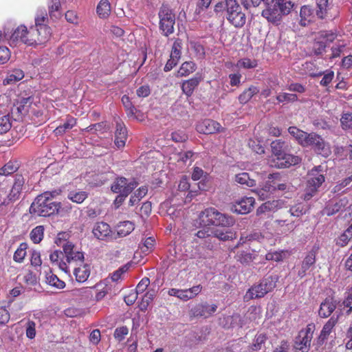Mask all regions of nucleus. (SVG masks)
I'll use <instances>...</instances> for the list:
<instances>
[{
	"label": "nucleus",
	"mask_w": 352,
	"mask_h": 352,
	"mask_svg": "<svg viewBox=\"0 0 352 352\" xmlns=\"http://www.w3.org/2000/svg\"><path fill=\"white\" fill-rule=\"evenodd\" d=\"M296 5L291 0H270L267 8L262 12V16L268 22L274 25H279L284 16L288 15Z\"/></svg>",
	"instance_id": "f257e3e1"
},
{
	"label": "nucleus",
	"mask_w": 352,
	"mask_h": 352,
	"mask_svg": "<svg viewBox=\"0 0 352 352\" xmlns=\"http://www.w3.org/2000/svg\"><path fill=\"white\" fill-rule=\"evenodd\" d=\"M49 191L38 195L30 207V213L39 217H48L57 212L60 208V203L53 201Z\"/></svg>",
	"instance_id": "f03ea898"
},
{
	"label": "nucleus",
	"mask_w": 352,
	"mask_h": 352,
	"mask_svg": "<svg viewBox=\"0 0 352 352\" xmlns=\"http://www.w3.org/2000/svg\"><path fill=\"white\" fill-rule=\"evenodd\" d=\"M199 217L204 226L214 225L231 227L235 223L234 217L221 213L214 208H206L199 214Z\"/></svg>",
	"instance_id": "7ed1b4c3"
},
{
	"label": "nucleus",
	"mask_w": 352,
	"mask_h": 352,
	"mask_svg": "<svg viewBox=\"0 0 352 352\" xmlns=\"http://www.w3.org/2000/svg\"><path fill=\"white\" fill-rule=\"evenodd\" d=\"M325 170L322 166L314 167L307 175V181L305 192L302 197L304 200H309L318 191V188L324 182Z\"/></svg>",
	"instance_id": "20e7f679"
},
{
	"label": "nucleus",
	"mask_w": 352,
	"mask_h": 352,
	"mask_svg": "<svg viewBox=\"0 0 352 352\" xmlns=\"http://www.w3.org/2000/svg\"><path fill=\"white\" fill-rule=\"evenodd\" d=\"M226 5V17L235 28H241L246 22V15L236 0H224Z\"/></svg>",
	"instance_id": "39448f33"
},
{
	"label": "nucleus",
	"mask_w": 352,
	"mask_h": 352,
	"mask_svg": "<svg viewBox=\"0 0 352 352\" xmlns=\"http://www.w3.org/2000/svg\"><path fill=\"white\" fill-rule=\"evenodd\" d=\"M277 281V276L265 277L258 284L254 285L248 290L245 298L247 299H256L263 297L275 288Z\"/></svg>",
	"instance_id": "423d86ee"
},
{
	"label": "nucleus",
	"mask_w": 352,
	"mask_h": 352,
	"mask_svg": "<svg viewBox=\"0 0 352 352\" xmlns=\"http://www.w3.org/2000/svg\"><path fill=\"white\" fill-rule=\"evenodd\" d=\"M160 18V30L165 36H168L174 32L175 16L172 10L166 6H162L158 13Z\"/></svg>",
	"instance_id": "0eeeda50"
},
{
	"label": "nucleus",
	"mask_w": 352,
	"mask_h": 352,
	"mask_svg": "<svg viewBox=\"0 0 352 352\" xmlns=\"http://www.w3.org/2000/svg\"><path fill=\"white\" fill-rule=\"evenodd\" d=\"M25 179L22 175L16 174L14 176V184L10 190L9 194L2 201H0V205L7 206L10 203L19 199L23 189L24 188Z\"/></svg>",
	"instance_id": "6e6552de"
},
{
	"label": "nucleus",
	"mask_w": 352,
	"mask_h": 352,
	"mask_svg": "<svg viewBox=\"0 0 352 352\" xmlns=\"http://www.w3.org/2000/svg\"><path fill=\"white\" fill-rule=\"evenodd\" d=\"M30 39H36V36L30 34V28L29 30L25 25L19 26L10 37V45L15 46L19 42H21L29 46H36L37 43H30Z\"/></svg>",
	"instance_id": "1a4fd4ad"
},
{
	"label": "nucleus",
	"mask_w": 352,
	"mask_h": 352,
	"mask_svg": "<svg viewBox=\"0 0 352 352\" xmlns=\"http://www.w3.org/2000/svg\"><path fill=\"white\" fill-rule=\"evenodd\" d=\"M138 182L129 180L124 177H116L111 186L113 192L123 195H129L138 186Z\"/></svg>",
	"instance_id": "9d476101"
},
{
	"label": "nucleus",
	"mask_w": 352,
	"mask_h": 352,
	"mask_svg": "<svg viewBox=\"0 0 352 352\" xmlns=\"http://www.w3.org/2000/svg\"><path fill=\"white\" fill-rule=\"evenodd\" d=\"M315 326L314 324H309L305 329H302L296 338L294 347L296 349L309 350L311 341L313 338V333Z\"/></svg>",
	"instance_id": "9b49d317"
},
{
	"label": "nucleus",
	"mask_w": 352,
	"mask_h": 352,
	"mask_svg": "<svg viewBox=\"0 0 352 352\" xmlns=\"http://www.w3.org/2000/svg\"><path fill=\"white\" fill-rule=\"evenodd\" d=\"M311 146L318 153L324 156L328 155L330 153L329 146L321 136L315 133H308L304 146Z\"/></svg>",
	"instance_id": "f8f14e48"
},
{
	"label": "nucleus",
	"mask_w": 352,
	"mask_h": 352,
	"mask_svg": "<svg viewBox=\"0 0 352 352\" xmlns=\"http://www.w3.org/2000/svg\"><path fill=\"white\" fill-rule=\"evenodd\" d=\"M349 204L346 197L330 200L322 210V214L327 216L333 215L345 210Z\"/></svg>",
	"instance_id": "ddd939ff"
},
{
	"label": "nucleus",
	"mask_w": 352,
	"mask_h": 352,
	"mask_svg": "<svg viewBox=\"0 0 352 352\" xmlns=\"http://www.w3.org/2000/svg\"><path fill=\"white\" fill-rule=\"evenodd\" d=\"M36 34H37L36 39H30L29 42L32 41L30 43H37V45H43L45 43L51 36L50 28L47 25L37 26L36 25L30 27V34L32 37Z\"/></svg>",
	"instance_id": "4468645a"
},
{
	"label": "nucleus",
	"mask_w": 352,
	"mask_h": 352,
	"mask_svg": "<svg viewBox=\"0 0 352 352\" xmlns=\"http://www.w3.org/2000/svg\"><path fill=\"white\" fill-rule=\"evenodd\" d=\"M201 289L202 287L198 285L188 289L171 288L168 290V294L170 296L177 297L184 301H187L197 296L201 292Z\"/></svg>",
	"instance_id": "2eb2a0df"
},
{
	"label": "nucleus",
	"mask_w": 352,
	"mask_h": 352,
	"mask_svg": "<svg viewBox=\"0 0 352 352\" xmlns=\"http://www.w3.org/2000/svg\"><path fill=\"white\" fill-rule=\"evenodd\" d=\"M217 309V306L214 304L209 305L207 302L199 303L194 306L190 313L194 317H203L207 318L211 316Z\"/></svg>",
	"instance_id": "dca6fc26"
},
{
	"label": "nucleus",
	"mask_w": 352,
	"mask_h": 352,
	"mask_svg": "<svg viewBox=\"0 0 352 352\" xmlns=\"http://www.w3.org/2000/svg\"><path fill=\"white\" fill-rule=\"evenodd\" d=\"M286 177L281 176L279 173L270 174L269 176L272 184L274 186V192L276 190L280 191H292L294 186L286 179Z\"/></svg>",
	"instance_id": "f3484780"
},
{
	"label": "nucleus",
	"mask_w": 352,
	"mask_h": 352,
	"mask_svg": "<svg viewBox=\"0 0 352 352\" xmlns=\"http://www.w3.org/2000/svg\"><path fill=\"white\" fill-rule=\"evenodd\" d=\"M318 249V247L314 246L302 261L300 269L298 272L300 278H303L309 268L315 264Z\"/></svg>",
	"instance_id": "a211bd4d"
},
{
	"label": "nucleus",
	"mask_w": 352,
	"mask_h": 352,
	"mask_svg": "<svg viewBox=\"0 0 352 352\" xmlns=\"http://www.w3.org/2000/svg\"><path fill=\"white\" fill-rule=\"evenodd\" d=\"M62 246L65 255L66 263H70L72 261L83 262V253L82 252L75 251L74 245L72 242L66 241Z\"/></svg>",
	"instance_id": "6ab92c4d"
},
{
	"label": "nucleus",
	"mask_w": 352,
	"mask_h": 352,
	"mask_svg": "<svg viewBox=\"0 0 352 352\" xmlns=\"http://www.w3.org/2000/svg\"><path fill=\"white\" fill-rule=\"evenodd\" d=\"M300 162L301 159L298 156L285 153L276 160V162L274 161V164H271V166L278 168H285L298 164Z\"/></svg>",
	"instance_id": "aec40b11"
},
{
	"label": "nucleus",
	"mask_w": 352,
	"mask_h": 352,
	"mask_svg": "<svg viewBox=\"0 0 352 352\" xmlns=\"http://www.w3.org/2000/svg\"><path fill=\"white\" fill-rule=\"evenodd\" d=\"M221 125L217 122L206 119L199 122L196 126L197 131L203 134H212L219 131Z\"/></svg>",
	"instance_id": "412c9836"
},
{
	"label": "nucleus",
	"mask_w": 352,
	"mask_h": 352,
	"mask_svg": "<svg viewBox=\"0 0 352 352\" xmlns=\"http://www.w3.org/2000/svg\"><path fill=\"white\" fill-rule=\"evenodd\" d=\"M337 307L336 300L333 297L326 298L320 304L318 315L320 318H327L331 315Z\"/></svg>",
	"instance_id": "4be33fe9"
},
{
	"label": "nucleus",
	"mask_w": 352,
	"mask_h": 352,
	"mask_svg": "<svg viewBox=\"0 0 352 352\" xmlns=\"http://www.w3.org/2000/svg\"><path fill=\"white\" fill-rule=\"evenodd\" d=\"M254 204V198L243 197L233 205L232 210L239 214H248L252 210Z\"/></svg>",
	"instance_id": "5701e85b"
},
{
	"label": "nucleus",
	"mask_w": 352,
	"mask_h": 352,
	"mask_svg": "<svg viewBox=\"0 0 352 352\" xmlns=\"http://www.w3.org/2000/svg\"><path fill=\"white\" fill-rule=\"evenodd\" d=\"M127 138V131L124 124L116 121V129L115 132L114 143L118 148H123Z\"/></svg>",
	"instance_id": "b1692460"
},
{
	"label": "nucleus",
	"mask_w": 352,
	"mask_h": 352,
	"mask_svg": "<svg viewBox=\"0 0 352 352\" xmlns=\"http://www.w3.org/2000/svg\"><path fill=\"white\" fill-rule=\"evenodd\" d=\"M92 232L96 239L99 240H106L110 236L111 230L109 225L107 223L98 222L94 225Z\"/></svg>",
	"instance_id": "393cba45"
},
{
	"label": "nucleus",
	"mask_w": 352,
	"mask_h": 352,
	"mask_svg": "<svg viewBox=\"0 0 352 352\" xmlns=\"http://www.w3.org/2000/svg\"><path fill=\"white\" fill-rule=\"evenodd\" d=\"M338 318H339L338 316L333 315L324 324V325L322 327V329L321 330L319 338H318L319 342H321L322 343H323L324 342V340H326L327 339L328 336L331 333L332 329L336 326V324L338 323Z\"/></svg>",
	"instance_id": "a878e982"
},
{
	"label": "nucleus",
	"mask_w": 352,
	"mask_h": 352,
	"mask_svg": "<svg viewBox=\"0 0 352 352\" xmlns=\"http://www.w3.org/2000/svg\"><path fill=\"white\" fill-rule=\"evenodd\" d=\"M212 241L217 239L220 241H226L233 240L236 238V232L232 230H225L222 228H212Z\"/></svg>",
	"instance_id": "bb28decb"
},
{
	"label": "nucleus",
	"mask_w": 352,
	"mask_h": 352,
	"mask_svg": "<svg viewBox=\"0 0 352 352\" xmlns=\"http://www.w3.org/2000/svg\"><path fill=\"white\" fill-rule=\"evenodd\" d=\"M201 80L202 79L200 76H195L189 80L183 81L182 84V89L184 94L187 96H190Z\"/></svg>",
	"instance_id": "cd10ccee"
},
{
	"label": "nucleus",
	"mask_w": 352,
	"mask_h": 352,
	"mask_svg": "<svg viewBox=\"0 0 352 352\" xmlns=\"http://www.w3.org/2000/svg\"><path fill=\"white\" fill-rule=\"evenodd\" d=\"M65 257L64 251L62 252L60 250H55L50 255V259L51 262L58 267L67 272V264L66 261H64V258Z\"/></svg>",
	"instance_id": "c85d7f7f"
},
{
	"label": "nucleus",
	"mask_w": 352,
	"mask_h": 352,
	"mask_svg": "<svg viewBox=\"0 0 352 352\" xmlns=\"http://www.w3.org/2000/svg\"><path fill=\"white\" fill-rule=\"evenodd\" d=\"M94 287L98 291L96 295V299L97 301L101 300L111 291V285L110 284L109 278H106L103 281L97 283Z\"/></svg>",
	"instance_id": "c756f323"
},
{
	"label": "nucleus",
	"mask_w": 352,
	"mask_h": 352,
	"mask_svg": "<svg viewBox=\"0 0 352 352\" xmlns=\"http://www.w3.org/2000/svg\"><path fill=\"white\" fill-rule=\"evenodd\" d=\"M299 23L302 26L308 25L314 18V10L309 6H303L300 10Z\"/></svg>",
	"instance_id": "7c9ffc66"
},
{
	"label": "nucleus",
	"mask_w": 352,
	"mask_h": 352,
	"mask_svg": "<svg viewBox=\"0 0 352 352\" xmlns=\"http://www.w3.org/2000/svg\"><path fill=\"white\" fill-rule=\"evenodd\" d=\"M282 201L280 200H272L263 203L256 210V214L261 215L266 212L275 211L281 207Z\"/></svg>",
	"instance_id": "2f4dec72"
},
{
	"label": "nucleus",
	"mask_w": 352,
	"mask_h": 352,
	"mask_svg": "<svg viewBox=\"0 0 352 352\" xmlns=\"http://www.w3.org/2000/svg\"><path fill=\"white\" fill-rule=\"evenodd\" d=\"M74 274L78 283L85 282L90 275V267L87 264H83L75 267Z\"/></svg>",
	"instance_id": "473e14b6"
},
{
	"label": "nucleus",
	"mask_w": 352,
	"mask_h": 352,
	"mask_svg": "<svg viewBox=\"0 0 352 352\" xmlns=\"http://www.w3.org/2000/svg\"><path fill=\"white\" fill-rule=\"evenodd\" d=\"M261 200L269 199L274 192V188L271 182H267L262 188L254 190Z\"/></svg>",
	"instance_id": "72a5a7b5"
},
{
	"label": "nucleus",
	"mask_w": 352,
	"mask_h": 352,
	"mask_svg": "<svg viewBox=\"0 0 352 352\" xmlns=\"http://www.w3.org/2000/svg\"><path fill=\"white\" fill-rule=\"evenodd\" d=\"M134 223L130 221L120 222L117 225V234L120 237H124L133 231Z\"/></svg>",
	"instance_id": "f704fd0d"
},
{
	"label": "nucleus",
	"mask_w": 352,
	"mask_h": 352,
	"mask_svg": "<svg viewBox=\"0 0 352 352\" xmlns=\"http://www.w3.org/2000/svg\"><path fill=\"white\" fill-rule=\"evenodd\" d=\"M197 69L196 64L192 61L183 63L177 71V77H185L193 73Z\"/></svg>",
	"instance_id": "c9c22d12"
},
{
	"label": "nucleus",
	"mask_w": 352,
	"mask_h": 352,
	"mask_svg": "<svg viewBox=\"0 0 352 352\" xmlns=\"http://www.w3.org/2000/svg\"><path fill=\"white\" fill-rule=\"evenodd\" d=\"M212 228H204L195 234V235L199 238L205 240V245L208 249H212L214 245L212 243Z\"/></svg>",
	"instance_id": "e433bc0d"
},
{
	"label": "nucleus",
	"mask_w": 352,
	"mask_h": 352,
	"mask_svg": "<svg viewBox=\"0 0 352 352\" xmlns=\"http://www.w3.org/2000/svg\"><path fill=\"white\" fill-rule=\"evenodd\" d=\"M272 152L276 157V160L285 153L287 148L286 142L281 140H276L271 143Z\"/></svg>",
	"instance_id": "4c0bfd02"
},
{
	"label": "nucleus",
	"mask_w": 352,
	"mask_h": 352,
	"mask_svg": "<svg viewBox=\"0 0 352 352\" xmlns=\"http://www.w3.org/2000/svg\"><path fill=\"white\" fill-rule=\"evenodd\" d=\"M76 124V120L71 116L67 118L66 122L57 126L54 132L56 135H63L67 131L72 129Z\"/></svg>",
	"instance_id": "58836bf2"
},
{
	"label": "nucleus",
	"mask_w": 352,
	"mask_h": 352,
	"mask_svg": "<svg viewBox=\"0 0 352 352\" xmlns=\"http://www.w3.org/2000/svg\"><path fill=\"white\" fill-rule=\"evenodd\" d=\"M32 102L33 98L32 97L20 98L15 104L17 112L20 114H25L28 112Z\"/></svg>",
	"instance_id": "ea45409f"
},
{
	"label": "nucleus",
	"mask_w": 352,
	"mask_h": 352,
	"mask_svg": "<svg viewBox=\"0 0 352 352\" xmlns=\"http://www.w3.org/2000/svg\"><path fill=\"white\" fill-rule=\"evenodd\" d=\"M96 12L100 18H107L111 13L109 1L108 0H100L97 6Z\"/></svg>",
	"instance_id": "a19ab883"
},
{
	"label": "nucleus",
	"mask_w": 352,
	"mask_h": 352,
	"mask_svg": "<svg viewBox=\"0 0 352 352\" xmlns=\"http://www.w3.org/2000/svg\"><path fill=\"white\" fill-rule=\"evenodd\" d=\"M289 133L293 136L298 142L304 146L308 133L298 129L296 126H290L288 129Z\"/></svg>",
	"instance_id": "79ce46f5"
},
{
	"label": "nucleus",
	"mask_w": 352,
	"mask_h": 352,
	"mask_svg": "<svg viewBox=\"0 0 352 352\" xmlns=\"http://www.w3.org/2000/svg\"><path fill=\"white\" fill-rule=\"evenodd\" d=\"M259 89L255 86H250L248 89L243 91L239 96V100L241 104H245L256 94Z\"/></svg>",
	"instance_id": "37998d69"
},
{
	"label": "nucleus",
	"mask_w": 352,
	"mask_h": 352,
	"mask_svg": "<svg viewBox=\"0 0 352 352\" xmlns=\"http://www.w3.org/2000/svg\"><path fill=\"white\" fill-rule=\"evenodd\" d=\"M235 181L242 185L252 187L256 185V181L251 178L249 173L243 172L235 175Z\"/></svg>",
	"instance_id": "c03bdc74"
},
{
	"label": "nucleus",
	"mask_w": 352,
	"mask_h": 352,
	"mask_svg": "<svg viewBox=\"0 0 352 352\" xmlns=\"http://www.w3.org/2000/svg\"><path fill=\"white\" fill-rule=\"evenodd\" d=\"M307 211V206L304 203H297L292 206L289 210V212L292 217H300L306 214Z\"/></svg>",
	"instance_id": "a18cd8bd"
},
{
	"label": "nucleus",
	"mask_w": 352,
	"mask_h": 352,
	"mask_svg": "<svg viewBox=\"0 0 352 352\" xmlns=\"http://www.w3.org/2000/svg\"><path fill=\"white\" fill-rule=\"evenodd\" d=\"M88 197V193L82 190H72L69 192L67 198L76 204L82 203Z\"/></svg>",
	"instance_id": "49530a36"
},
{
	"label": "nucleus",
	"mask_w": 352,
	"mask_h": 352,
	"mask_svg": "<svg viewBox=\"0 0 352 352\" xmlns=\"http://www.w3.org/2000/svg\"><path fill=\"white\" fill-rule=\"evenodd\" d=\"M155 296V292L154 290L148 291L143 297L142 298V300L139 304V307L141 311H146L149 305V304L153 301L154 297Z\"/></svg>",
	"instance_id": "de8ad7c7"
},
{
	"label": "nucleus",
	"mask_w": 352,
	"mask_h": 352,
	"mask_svg": "<svg viewBox=\"0 0 352 352\" xmlns=\"http://www.w3.org/2000/svg\"><path fill=\"white\" fill-rule=\"evenodd\" d=\"M24 77L23 72L20 69H15L8 75V76L4 80V84H12L20 80H21Z\"/></svg>",
	"instance_id": "09e8293b"
},
{
	"label": "nucleus",
	"mask_w": 352,
	"mask_h": 352,
	"mask_svg": "<svg viewBox=\"0 0 352 352\" xmlns=\"http://www.w3.org/2000/svg\"><path fill=\"white\" fill-rule=\"evenodd\" d=\"M44 227L43 226H37L30 232V236L34 243H39L43 239Z\"/></svg>",
	"instance_id": "8fccbe9b"
},
{
	"label": "nucleus",
	"mask_w": 352,
	"mask_h": 352,
	"mask_svg": "<svg viewBox=\"0 0 352 352\" xmlns=\"http://www.w3.org/2000/svg\"><path fill=\"white\" fill-rule=\"evenodd\" d=\"M46 282L48 285L59 289L65 287L64 281L59 279L56 275L51 273L46 275Z\"/></svg>",
	"instance_id": "3c124183"
},
{
	"label": "nucleus",
	"mask_w": 352,
	"mask_h": 352,
	"mask_svg": "<svg viewBox=\"0 0 352 352\" xmlns=\"http://www.w3.org/2000/svg\"><path fill=\"white\" fill-rule=\"evenodd\" d=\"M352 238V227L350 226L340 236L336 239V244L344 247L346 245Z\"/></svg>",
	"instance_id": "603ef678"
},
{
	"label": "nucleus",
	"mask_w": 352,
	"mask_h": 352,
	"mask_svg": "<svg viewBox=\"0 0 352 352\" xmlns=\"http://www.w3.org/2000/svg\"><path fill=\"white\" fill-rule=\"evenodd\" d=\"M316 15L320 19H324L327 13L329 0H316Z\"/></svg>",
	"instance_id": "864d4df0"
},
{
	"label": "nucleus",
	"mask_w": 352,
	"mask_h": 352,
	"mask_svg": "<svg viewBox=\"0 0 352 352\" xmlns=\"http://www.w3.org/2000/svg\"><path fill=\"white\" fill-rule=\"evenodd\" d=\"M19 168L17 162H9L0 168V175L8 176L15 173Z\"/></svg>",
	"instance_id": "5fc2aeb1"
},
{
	"label": "nucleus",
	"mask_w": 352,
	"mask_h": 352,
	"mask_svg": "<svg viewBox=\"0 0 352 352\" xmlns=\"http://www.w3.org/2000/svg\"><path fill=\"white\" fill-rule=\"evenodd\" d=\"M27 248L28 244L26 243H21L14 254V261L17 263H22L26 256Z\"/></svg>",
	"instance_id": "6e6d98bb"
},
{
	"label": "nucleus",
	"mask_w": 352,
	"mask_h": 352,
	"mask_svg": "<svg viewBox=\"0 0 352 352\" xmlns=\"http://www.w3.org/2000/svg\"><path fill=\"white\" fill-rule=\"evenodd\" d=\"M182 48L181 41L179 39L175 40L172 46L170 58H174V60L179 62L182 55Z\"/></svg>",
	"instance_id": "4d7b16f0"
},
{
	"label": "nucleus",
	"mask_w": 352,
	"mask_h": 352,
	"mask_svg": "<svg viewBox=\"0 0 352 352\" xmlns=\"http://www.w3.org/2000/svg\"><path fill=\"white\" fill-rule=\"evenodd\" d=\"M60 7V0H51L49 4V14L52 19H58L60 16L58 12Z\"/></svg>",
	"instance_id": "13d9d810"
},
{
	"label": "nucleus",
	"mask_w": 352,
	"mask_h": 352,
	"mask_svg": "<svg viewBox=\"0 0 352 352\" xmlns=\"http://www.w3.org/2000/svg\"><path fill=\"white\" fill-rule=\"evenodd\" d=\"M237 261L244 265L250 263L254 258L253 254L247 251H241L236 254Z\"/></svg>",
	"instance_id": "bf43d9fd"
},
{
	"label": "nucleus",
	"mask_w": 352,
	"mask_h": 352,
	"mask_svg": "<svg viewBox=\"0 0 352 352\" xmlns=\"http://www.w3.org/2000/svg\"><path fill=\"white\" fill-rule=\"evenodd\" d=\"M276 100L279 103L294 102L298 100V96L294 94L280 93L276 96Z\"/></svg>",
	"instance_id": "052dcab7"
},
{
	"label": "nucleus",
	"mask_w": 352,
	"mask_h": 352,
	"mask_svg": "<svg viewBox=\"0 0 352 352\" xmlns=\"http://www.w3.org/2000/svg\"><path fill=\"white\" fill-rule=\"evenodd\" d=\"M322 74H324V76L320 80V84L322 86L327 87L332 81L334 77V72L331 70H327L324 72H320L319 74L314 75V76H319Z\"/></svg>",
	"instance_id": "680f3d73"
},
{
	"label": "nucleus",
	"mask_w": 352,
	"mask_h": 352,
	"mask_svg": "<svg viewBox=\"0 0 352 352\" xmlns=\"http://www.w3.org/2000/svg\"><path fill=\"white\" fill-rule=\"evenodd\" d=\"M171 139L175 142H184L188 139V136L184 130H177L171 133Z\"/></svg>",
	"instance_id": "e2e57ef3"
},
{
	"label": "nucleus",
	"mask_w": 352,
	"mask_h": 352,
	"mask_svg": "<svg viewBox=\"0 0 352 352\" xmlns=\"http://www.w3.org/2000/svg\"><path fill=\"white\" fill-rule=\"evenodd\" d=\"M327 47V45L324 41L320 39V38L318 37L317 39H316V41L313 45V51L314 52L315 54L320 55L325 51Z\"/></svg>",
	"instance_id": "0e129e2a"
},
{
	"label": "nucleus",
	"mask_w": 352,
	"mask_h": 352,
	"mask_svg": "<svg viewBox=\"0 0 352 352\" xmlns=\"http://www.w3.org/2000/svg\"><path fill=\"white\" fill-rule=\"evenodd\" d=\"M248 146L255 153L263 154L265 153L264 147L258 140L250 139L248 143Z\"/></svg>",
	"instance_id": "69168bd1"
},
{
	"label": "nucleus",
	"mask_w": 352,
	"mask_h": 352,
	"mask_svg": "<svg viewBox=\"0 0 352 352\" xmlns=\"http://www.w3.org/2000/svg\"><path fill=\"white\" fill-rule=\"evenodd\" d=\"M237 67L244 69H252L257 66V61L248 58H241L237 63Z\"/></svg>",
	"instance_id": "338daca9"
},
{
	"label": "nucleus",
	"mask_w": 352,
	"mask_h": 352,
	"mask_svg": "<svg viewBox=\"0 0 352 352\" xmlns=\"http://www.w3.org/2000/svg\"><path fill=\"white\" fill-rule=\"evenodd\" d=\"M340 122L343 129L352 131V114L345 113L342 115Z\"/></svg>",
	"instance_id": "774afa93"
}]
</instances>
